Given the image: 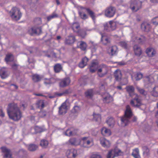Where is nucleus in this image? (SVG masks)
<instances>
[{"label": "nucleus", "mask_w": 158, "mask_h": 158, "mask_svg": "<svg viewBox=\"0 0 158 158\" xmlns=\"http://www.w3.org/2000/svg\"><path fill=\"white\" fill-rule=\"evenodd\" d=\"M7 112L9 118L15 121L19 120L22 117V114L17 103L9 104Z\"/></svg>", "instance_id": "nucleus-1"}, {"label": "nucleus", "mask_w": 158, "mask_h": 158, "mask_svg": "<svg viewBox=\"0 0 158 158\" xmlns=\"http://www.w3.org/2000/svg\"><path fill=\"white\" fill-rule=\"evenodd\" d=\"M132 112L131 107L129 105L126 106L124 116L121 118V124L122 126L125 127L130 123L129 119L132 116Z\"/></svg>", "instance_id": "nucleus-2"}, {"label": "nucleus", "mask_w": 158, "mask_h": 158, "mask_svg": "<svg viewBox=\"0 0 158 158\" xmlns=\"http://www.w3.org/2000/svg\"><path fill=\"white\" fill-rule=\"evenodd\" d=\"M9 13L11 19L15 21L19 20L22 16V13L19 9L16 7H13Z\"/></svg>", "instance_id": "nucleus-3"}, {"label": "nucleus", "mask_w": 158, "mask_h": 158, "mask_svg": "<svg viewBox=\"0 0 158 158\" xmlns=\"http://www.w3.org/2000/svg\"><path fill=\"white\" fill-rule=\"evenodd\" d=\"M142 3L139 0H131L130 8L132 12H136L141 8Z\"/></svg>", "instance_id": "nucleus-4"}, {"label": "nucleus", "mask_w": 158, "mask_h": 158, "mask_svg": "<svg viewBox=\"0 0 158 158\" xmlns=\"http://www.w3.org/2000/svg\"><path fill=\"white\" fill-rule=\"evenodd\" d=\"M108 68L106 65L101 64L98 66L97 70L98 76L102 77H104L107 73Z\"/></svg>", "instance_id": "nucleus-5"}, {"label": "nucleus", "mask_w": 158, "mask_h": 158, "mask_svg": "<svg viewBox=\"0 0 158 158\" xmlns=\"http://www.w3.org/2000/svg\"><path fill=\"white\" fill-rule=\"evenodd\" d=\"M130 103L134 107H139L142 105V100L139 96L137 94H135V97L131 101Z\"/></svg>", "instance_id": "nucleus-6"}, {"label": "nucleus", "mask_w": 158, "mask_h": 158, "mask_svg": "<svg viewBox=\"0 0 158 158\" xmlns=\"http://www.w3.org/2000/svg\"><path fill=\"white\" fill-rule=\"evenodd\" d=\"M116 10L115 8L113 6H110L107 7L105 10V15L108 17L111 18L114 16L115 14Z\"/></svg>", "instance_id": "nucleus-7"}, {"label": "nucleus", "mask_w": 158, "mask_h": 158, "mask_svg": "<svg viewBox=\"0 0 158 158\" xmlns=\"http://www.w3.org/2000/svg\"><path fill=\"white\" fill-rule=\"evenodd\" d=\"M65 154L68 158H75L78 155L77 150L73 148L67 150Z\"/></svg>", "instance_id": "nucleus-8"}, {"label": "nucleus", "mask_w": 158, "mask_h": 158, "mask_svg": "<svg viewBox=\"0 0 158 158\" xmlns=\"http://www.w3.org/2000/svg\"><path fill=\"white\" fill-rule=\"evenodd\" d=\"M99 64L96 60H93L90 64L89 69L90 72L91 73H94L98 69Z\"/></svg>", "instance_id": "nucleus-9"}, {"label": "nucleus", "mask_w": 158, "mask_h": 158, "mask_svg": "<svg viewBox=\"0 0 158 158\" xmlns=\"http://www.w3.org/2000/svg\"><path fill=\"white\" fill-rule=\"evenodd\" d=\"M82 146L85 148L89 147L92 144V140L88 137H84L81 141Z\"/></svg>", "instance_id": "nucleus-10"}, {"label": "nucleus", "mask_w": 158, "mask_h": 158, "mask_svg": "<svg viewBox=\"0 0 158 158\" xmlns=\"http://www.w3.org/2000/svg\"><path fill=\"white\" fill-rule=\"evenodd\" d=\"M112 151H109L107 156V158H114L115 157L121 156L123 154V152L120 150H115L114 154L113 155L112 154Z\"/></svg>", "instance_id": "nucleus-11"}, {"label": "nucleus", "mask_w": 158, "mask_h": 158, "mask_svg": "<svg viewBox=\"0 0 158 158\" xmlns=\"http://www.w3.org/2000/svg\"><path fill=\"white\" fill-rule=\"evenodd\" d=\"M1 149L2 152L5 154L4 156V158H12L10 149H8L5 147H2Z\"/></svg>", "instance_id": "nucleus-12"}, {"label": "nucleus", "mask_w": 158, "mask_h": 158, "mask_svg": "<svg viewBox=\"0 0 158 158\" xmlns=\"http://www.w3.org/2000/svg\"><path fill=\"white\" fill-rule=\"evenodd\" d=\"M125 89L130 97H132L134 95L136 94L135 93V88L132 85L127 86Z\"/></svg>", "instance_id": "nucleus-13"}, {"label": "nucleus", "mask_w": 158, "mask_h": 158, "mask_svg": "<svg viewBox=\"0 0 158 158\" xmlns=\"http://www.w3.org/2000/svg\"><path fill=\"white\" fill-rule=\"evenodd\" d=\"M67 106L65 103H62L59 107L58 114L62 115L65 114L67 112Z\"/></svg>", "instance_id": "nucleus-14"}, {"label": "nucleus", "mask_w": 158, "mask_h": 158, "mask_svg": "<svg viewBox=\"0 0 158 158\" xmlns=\"http://www.w3.org/2000/svg\"><path fill=\"white\" fill-rule=\"evenodd\" d=\"M100 143L102 146L104 148H109L110 145V141L105 138L102 137L100 139Z\"/></svg>", "instance_id": "nucleus-15"}, {"label": "nucleus", "mask_w": 158, "mask_h": 158, "mask_svg": "<svg viewBox=\"0 0 158 158\" xmlns=\"http://www.w3.org/2000/svg\"><path fill=\"white\" fill-rule=\"evenodd\" d=\"M102 44L105 45L109 44L110 43V39L104 34H101V40Z\"/></svg>", "instance_id": "nucleus-16"}, {"label": "nucleus", "mask_w": 158, "mask_h": 158, "mask_svg": "<svg viewBox=\"0 0 158 158\" xmlns=\"http://www.w3.org/2000/svg\"><path fill=\"white\" fill-rule=\"evenodd\" d=\"M145 52L147 55L149 57L153 56L156 53V50L152 47H149L147 48Z\"/></svg>", "instance_id": "nucleus-17"}, {"label": "nucleus", "mask_w": 158, "mask_h": 158, "mask_svg": "<svg viewBox=\"0 0 158 158\" xmlns=\"http://www.w3.org/2000/svg\"><path fill=\"white\" fill-rule=\"evenodd\" d=\"M71 82L69 78H66L62 80L60 83V86L62 87H64L68 85Z\"/></svg>", "instance_id": "nucleus-18"}, {"label": "nucleus", "mask_w": 158, "mask_h": 158, "mask_svg": "<svg viewBox=\"0 0 158 158\" xmlns=\"http://www.w3.org/2000/svg\"><path fill=\"white\" fill-rule=\"evenodd\" d=\"M141 28L142 30L145 32H148L150 31L151 27L150 24L146 22H143L141 25Z\"/></svg>", "instance_id": "nucleus-19"}, {"label": "nucleus", "mask_w": 158, "mask_h": 158, "mask_svg": "<svg viewBox=\"0 0 158 158\" xmlns=\"http://www.w3.org/2000/svg\"><path fill=\"white\" fill-rule=\"evenodd\" d=\"M134 52L135 55L138 56H139L142 53V50L139 46L135 45L133 47Z\"/></svg>", "instance_id": "nucleus-20"}, {"label": "nucleus", "mask_w": 158, "mask_h": 158, "mask_svg": "<svg viewBox=\"0 0 158 158\" xmlns=\"http://www.w3.org/2000/svg\"><path fill=\"white\" fill-rule=\"evenodd\" d=\"M30 31L32 34H40L42 32V28L40 27H34L29 30V31Z\"/></svg>", "instance_id": "nucleus-21"}, {"label": "nucleus", "mask_w": 158, "mask_h": 158, "mask_svg": "<svg viewBox=\"0 0 158 158\" xmlns=\"http://www.w3.org/2000/svg\"><path fill=\"white\" fill-rule=\"evenodd\" d=\"M88 61L89 59L86 57L85 56L83 58L79 64V67L81 68H84L87 65Z\"/></svg>", "instance_id": "nucleus-22"}, {"label": "nucleus", "mask_w": 158, "mask_h": 158, "mask_svg": "<svg viewBox=\"0 0 158 158\" xmlns=\"http://www.w3.org/2000/svg\"><path fill=\"white\" fill-rule=\"evenodd\" d=\"M68 142L69 143L72 145L77 146L80 143V141L74 138L70 139Z\"/></svg>", "instance_id": "nucleus-23"}, {"label": "nucleus", "mask_w": 158, "mask_h": 158, "mask_svg": "<svg viewBox=\"0 0 158 158\" xmlns=\"http://www.w3.org/2000/svg\"><path fill=\"white\" fill-rule=\"evenodd\" d=\"M75 40V37L73 36H69L66 39L65 43L67 44H71L74 43Z\"/></svg>", "instance_id": "nucleus-24"}, {"label": "nucleus", "mask_w": 158, "mask_h": 158, "mask_svg": "<svg viewBox=\"0 0 158 158\" xmlns=\"http://www.w3.org/2000/svg\"><path fill=\"white\" fill-rule=\"evenodd\" d=\"M113 100V97L108 94H106L105 97L103 98V101L104 103H108Z\"/></svg>", "instance_id": "nucleus-25"}, {"label": "nucleus", "mask_w": 158, "mask_h": 158, "mask_svg": "<svg viewBox=\"0 0 158 158\" xmlns=\"http://www.w3.org/2000/svg\"><path fill=\"white\" fill-rule=\"evenodd\" d=\"M114 76L116 81H120L122 77L121 71L118 70H116L114 73Z\"/></svg>", "instance_id": "nucleus-26"}, {"label": "nucleus", "mask_w": 158, "mask_h": 158, "mask_svg": "<svg viewBox=\"0 0 158 158\" xmlns=\"http://www.w3.org/2000/svg\"><path fill=\"white\" fill-rule=\"evenodd\" d=\"M101 133L103 135L105 136H109L111 135V132L110 129L105 127H103L101 130Z\"/></svg>", "instance_id": "nucleus-27"}, {"label": "nucleus", "mask_w": 158, "mask_h": 158, "mask_svg": "<svg viewBox=\"0 0 158 158\" xmlns=\"http://www.w3.org/2000/svg\"><path fill=\"white\" fill-rule=\"evenodd\" d=\"M35 105L36 107L40 109H42L44 107V101L43 100H39L36 102Z\"/></svg>", "instance_id": "nucleus-28"}, {"label": "nucleus", "mask_w": 158, "mask_h": 158, "mask_svg": "<svg viewBox=\"0 0 158 158\" xmlns=\"http://www.w3.org/2000/svg\"><path fill=\"white\" fill-rule=\"evenodd\" d=\"M151 95L155 97H158V86L156 85L154 87L151 91Z\"/></svg>", "instance_id": "nucleus-29"}, {"label": "nucleus", "mask_w": 158, "mask_h": 158, "mask_svg": "<svg viewBox=\"0 0 158 158\" xmlns=\"http://www.w3.org/2000/svg\"><path fill=\"white\" fill-rule=\"evenodd\" d=\"M81 9H85L87 11L88 15L93 19H94L95 18V15L94 12L91 10L89 8H85L82 7H81Z\"/></svg>", "instance_id": "nucleus-30"}, {"label": "nucleus", "mask_w": 158, "mask_h": 158, "mask_svg": "<svg viewBox=\"0 0 158 158\" xmlns=\"http://www.w3.org/2000/svg\"><path fill=\"white\" fill-rule=\"evenodd\" d=\"M62 69V67L61 64L57 63L54 66V70L55 73H59L60 72Z\"/></svg>", "instance_id": "nucleus-31"}, {"label": "nucleus", "mask_w": 158, "mask_h": 158, "mask_svg": "<svg viewBox=\"0 0 158 158\" xmlns=\"http://www.w3.org/2000/svg\"><path fill=\"white\" fill-rule=\"evenodd\" d=\"M118 50V48L117 46H112L110 48V52L109 53L111 56L115 55L117 53Z\"/></svg>", "instance_id": "nucleus-32"}, {"label": "nucleus", "mask_w": 158, "mask_h": 158, "mask_svg": "<svg viewBox=\"0 0 158 158\" xmlns=\"http://www.w3.org/2000/svg\"><path fill=\"white\" fill-rule=\"evenodd\" d=\"M85 96L87 98H92L94 94L93 89H89L87 90L85 93Z\"/></svg>", "instance_id": "nucleus-33"}, {"label": "nucleus", "mask_w": 158, "mask_h": 158, "mask_svg": "<svg viewBox=\"0 0 158 158\" xmlns=\"http://www.w3.org/2000/svg\"><path fill=\"white\" fill-rule=\"evenodd\" d=\"M132 155L134 158H141L139 155V149L137 148L133 150Z\"/></svg>", "instance_id": "nucleus-34"}, {"label": "nucleus", "mask_w": 158, "mask_h": 158, "mask_svg": "<svg viewBox=\"0 0 158 158\" xmlns=\"http://www.w3.org/2000/svg\"><path fill=\"white\" fill-rule=\"evenodd\" d=\"M143 155L145 157H147L150 155V150L148 147L146 146L143 147Z\"/></svg>", "instance_id": "nucleus-35"}, {"label": "nucleus", "mask_w": 158, "mask_h": 158, "mask_svg": "<svg viewBox=\"0 0 158 158\" xmlns=\"http://www.w3.org/2000/svg\"><path fill=\"white\" fill-rule=\"evenodd\" d=\"M115 24L113 21H110L109 22V24L106 23L104 27L105 28L106 26L109 27L111 30H114L115 28Z\"/></svg>", "instance_id": "nucleus-36"}, {"label": "nucleus", "mask_w": 158, "mask_h": 158, "mask_svg": "<svg viewBox=\"0 0 158 158\" xmlns=\"http://www.w3.org/2000/svg\"><path fill=\"white\" fill-rule=\"evenodd\" d=\"M0 75L2 79H5L8 77L7 71L5 69H2L0 70Z\"/></svg>", "instance_id": "nucleus-37"}, {"label": "nucleus", "mask_w": 158, "mask_h": 158, "mask_svg": "<svg viewBox=\"0 0 158 158\" xmlns=\"http://www.w3.org/2000/svg\"><path fill=\"white\" fill-rule=\"evenodd\" d=\"M106 123L109 127H112L114 125L115 121L113 118L110 117L107 120Z\"/></svg>", "instance_id": "nucleus-38"}, {"label": "nucleus", "mask_w": 158, "mask_h": 158, "mask_svg": "<svg viewBox=\"0 0 158 158\" xmlns=\"http://www.w3.org/2000/svg\"><path fill=\"white\" fill-rule=\"evenodd\" d=\"M48 144V142L47 140L42 139L40 142V145L43 148H46Z\"/></svg>", "instance_id": "nucleus-39"}, {"label": "nucleus", "mask_w": 158, "mask_h": 158, "mask_svg": "<svg viewBox=\"0 0 158 158\" xmlns=\"http://www.w3.org/2000/svg\"><path fill=\"white\" fill-rule=\"evenodd\" d=\"M73 129V127H71L67 129L65 132V135L69 136H70L73 135H76V133H74V132L73 133L72 130V129Z\"/></svg>", "instance_id": "nucleus-40"}, {"label": "nucleus", "mask_w": 158, "mask_h": 158, "mask_svg": "<svg viewBox=\"0 0 158 158\" xmlns=\"http://www.w3.org/2000/svg\"><path fill=\"white\" fill-rule=\"evenodd\" d=\"M42 77L38 74H34L32 76V79L34 82H38L41 79Z\"/></svg>", "instance_id": "nucleus-41"}, {"label": "nucleus", "mask_w": 158, "mask_h": 158, "mask_svg": "<svg viewBox=\"0 0 158 158\" xmlns=\"http://www.w3.org/2000/svg\"><path fill=\"white\" fill-rule=\"evenodd\" d=\"M87 45L86 43L83 41L80 42V48L82 51H85L86 50Z\"/></svg>", "instance_id": "nucleus-42"}, {"label": "nucleus", "mask_w": 158, "mask_h": 158, "mask_svg": "<svg viewBox=\"0 0 158 158\" xmlns=\"http://www.w3.org/2000/svg\"><path fill=\"white\" fill-rule=\"evenodd\" d=\"M77 33L78 35L82 38H84L86 35V34L85 31L83 29L78 30Z\"/></svg>", "instance_id": "nucleus-43"}, {"label": "nucleus", "mask_w": 158, "mask_h": 158, "mask_svg": "<svg viewBox=\"0 0 158 158\" xmlns=\"http://www.w3.org/2000/svg\"><path fill=\"white\" fill-rule=\"evenodd\" d=\"M14 60V57L12 54H9L7 55L5 58L6 61L7 62L12 61Z\"/></svg>", "instance_id": "nucleus-44"}, {"label": "nucleus", "mask_w": 158, "mask_h": 158, "mask_svg": "<svg viewBox=\"0 0 158 158\" xmlns=\"http://www.w3.org/2000/svg\"><path fill=\"white\" fill-rule=\"evenodd\" d=\"M38 146L34 144H31L28 147V149L30 151H35L38 148Z\"/></svg>", "instance_id": "nucleus-45"}, {"label": "nucleus", "mask_w": 158, "mask_h": 158, "mask_svg": "<svg viewBox=\"0 0 158 158\" xmlns=\"http://www.w3.org/2000/svg\"><path fill=\"white\" fill-rule=\"evenodd\" d=\"M55 80L53 78L49 79L45 78L44 80V83L46 85L52 84L54 82Z\"/></svg>", "instance_id": "nucleus-46"}, {"label": "nucleus", "mask_w": 158, "mask_h": 158, "mask_svg": "<svg viewBox=\"0 0 158 158\" xmlns=\"http://www.w3.org/2000/svg\"><path fill=\"white\" fill-rule=\"evenodd\" d=\"M119 45L123 48L127 49L128 48V44L127 43L124 41H120L119 43Z\"/></svg>", "instance_id": "nucleus-47"}, {"label": "nucleus", "mask_w": 158, "mask_h": 158, "mask_svg": "<svg viewBox=\"0 0 158 158\" xmlns=\"http://www.w3.org/2000/svg\"><path fill=\"white\" fill-rule=\"evenodd\" d=\"M34 129L35 132L36 133H41L45 131L44 129L38 126H35V127Z\"/></svg>", "instance_id": "nucleus-48"}, {"label": "nucleus", "mask_w": 158, "mask_h": 158, "mask_svg": "<svg viewBox=\"0 0 158 158\" xmlns=\"http://www.w3.org/2000/svg\"><path fill=\"white\" fill-rule=\"evenodd\" d=\"M136 89L141 94L145 96L147 94V92L143 89L139 87H137Z\"/></svg>", "instance_id": "nucleus-49"}, {"label": "nucleus", "mask_w": 158, "mask_h": 158, "mask_svg": "<svg viewBox=\"0 0 158 158\" xmlns=\"http://www.w3.org/2000/svg\"><path fill=\"white\" fill-rule=\"evenodd\" d=\"M93 120H95L96 121H98L101 120V115L99 114H95L94 113L93 114Z\"/></svg>", "instance_id": "nucleus-50"}, {"label": "nucleus", "mask_w": 158, "mask_h": 158, "mask_svg": "<svg viewBox=\"0 0 158 158\" xmlns=\"http://www.w3.org/2000/svg\"><path fill=\"white\" fill-rule=\"evenodd\" d=\"M80 27V25L78 23H74L73 24L72 28L73 30L76 29L78 30Z\"/></svg>", "instance_id": "nucleus-51"}, {"label": "nucleus", "mask_w": 158, "mask_h": 158, "mask_svg": "<svg viewBox=\"0 0 158 158\" xmlns=\"http://www.w3.org/2000/svg\"><path fill=\"white\" fill-rule=\"evenodd\" d=\"M143 77V74L140 73H138L136 74L135 79L136 81H138L141 79Z\"/></svg>", "instance_id": "nucleus-52"}, {"label": "nucleus", "mask_w": 158, "mask_h": 158, "mask_svg": "<svg viewBox=\"0 0 158 158\" xmlns=\"http://www.w3.org/2000/svg\"><path fill=\"white\" fill-rule=\"evenodd\" d=\"M152 22L153 24L155 25H158V17H156L153 18L152 20Z\"/></svg>", "instance_id": "nucleus-53"}, {"label": "nucleus", "mask_w": 158, "mask_h": 158, "mask_svg": "<svg viewBox=\"0 0 158 158\" xmlns=\"http://www.w3.org/2000/svg\"><path fill=\"white\" fill-rule=\"evenodd\" d=\"M57 17L58 15L57 14H52L51 15L47 17V20H48V21H49L52 19L54 18Z\"/></svg>", "instance_id": "nucleus-54"}, {"label": "nucleus", "mask_w": 158, "mask_h": 158, "mask_svg": "<svg viewBox=\"0 0 158 158\" xmlns=\"http://www.w3.org/2000/svg\"><path fill=\"white\" fill-rule=\"evenodd\" d=\"M71 91L70 89H65L63 92L64 96L66 95L69 93H71Z\"/></svg>", "instance_id": "nucleus-55"}, {"label": "nucleus", "mask_w": 158, "mask_h": 158, "mask_svg": "<svg viewBox=\"0 0 158 158\" xmlns=\"http://www.w3.org/2000/svg\"><path fill=\"white\" fill-rule=\"evenodd\" d=\"M137 40L139 41L140 43H142L145 40L146 38L144 36H141V37L139 38Z\"/></svg>", "instance_id": "nucleus-56"}, {"label": "nucleus", "mask_w": 158, "mask_h": 158, "mask_svg": "<svg viewBox=\"0 0 158 158\" xmlns=\"http://www.w3.org/2000/svg\"><path fill=\"white\" fill-rule=\"evenodd\" d=\"M34 21L35 22L37 21L38 22L36 23H35L39 24H40L42 22L41 19L40 18H36L34 20Z\"/></svg>", "instance_id": "nucleus-57"}, {"label": "nucleus", "mask_w": 158, "mask_h": 158, "mask_svg": "<svg viewBox=\"0 0 158 158\" xmlns=\"http://www.w3.org/2000/svg\"><path fill=\"white\" fill-rule=\"evenodd\" d=\"M90 158H102V157L99 155L97 154H93L92 155Z\"/></svg>", "instance_id": "nucleus-58"}, {"label": "nucleus", "mask_w": 158, "mask_h": 158, "mask_svg": "<svg viewBox=\"0 0 158 158\" xmlns=\"http://www.w3.org/2000/svg\"><path fill=\"white\" fill-rule=\"evenodd\" d=\"M80 16L81 18L84 19H85L88 18V16L85 14H81Z\"/></svg>", "instance_id": "nucleus-59"}, {"label": "nucleus", "mask_w": 158, "mask_h": 158, "mask_svg": "<svg viewBox=\"0 0 158 158\" xmlns=\"http://www.w3.org/2000/svg\"><path fill=\"white\" fill-rule=\"evenodd\" d=\"M79 110V107L77 106H75L73 108V112L77 113L78 112V110Z\"/></svg>", "instance_id": "nucleus-60"}, {"label": "nucleus", "mask_w": 158, "mask_h": 158, "mask_svg": "<svg viewBox=\"0 0 158 158\" xmlns=\"http://www.w3.org/2000/svg\"><path fill=\"white\" fill-rule=\"evenodd\" d=\"M55 95L56 96H58V97H60L64 95L63 92H62V93H59L56 92L55 93Z\"/></svg>", "instance_id": "nucleus-61"}, {"label": "nucleus", "mask_w": 158, "mask_h": 158, "mask_svg": "<svg viewBox=\"0 0 158 158\" xmlns=\"http://www.w3.org/2000/svg\"><path fill=\"white\" fill-rule=\"evenodd\" d=\"M0 116L3 117L5 116V113L2 109H0Z\"/></svg>", "instance_id": "nucleus-62"}, {"label": "nucleus", "mask_w": 158, "mask_h": 158, "mask_svg": "<svg viewBox=\"0 0 158 158\" xmlns=\"http://www.w3.org/2000/svg\"><path fill=\"white\" fill-rule=\"evenodd\" d=\"M18 66V65L15 64H13L12 65V68L13 69H16L17 68V67Z\"/></svg>", "instance_id": "nucleus-63"}, {"label": "nucleus", "mask_w": 158, "mask_h": 158, "mask_svg": "<svg viewBox=\"0 0 158 158\" xmlns=\"http://www.w3.org/2000/svg\"><path fill=\"white\" fill-rule=\"evenodd\" d=\"M34 94L36 96H44V95H43L41 94Z\"/></svg>", "instance_id": "nucleus-64"}]
</instances>
